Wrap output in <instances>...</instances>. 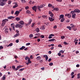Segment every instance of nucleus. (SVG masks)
<instances>
[{
    "label": "nucleus",
    "instance_id": "obj_1",
    "mask_svg": "<svg viewBox=\"0 0 80 80\" xmlns=\"http://www.w3.org/2000/svg\"><path fill=\"white\" fill-rule=\"evenodd\" d=\"M7 21H8V19H3L2 21L1 26H2V27H4V25H5V24L6 23V22H7Z\"/></svg>",
    "mask_w": 80,
    "mask_h": 80
},
{
    "label": "nucleus",
    "instance_id": "obj_2",
    "mask_svg": "<svg viewBox=\"0 0 80 80\" xmlns=\"http://www.w3.org/2000/svg\"><path fill=\"white\" fill-rule=\"evenodd\" d=\"M45 6V5L43 4L42 5H41L38 6V8L39 11H40V12L41 11V10H40V8H43V7H44Z\"/></svg>",
    "mask_w": 80,
    "mask_h": 80
},
{
    "label": "nucleus",
    "instance_id": "obj_3",
    "mask_svg": "<svg viewBox=\"0 0 80 80\" xmlns=\"http://www.w3.org/2000/svg\"><path fill=\"white\" fill-rule=\"evenodd\" d=\"M71 13L72 14V17L73 18H75L76 17V13H75L73 11L71 12Z\"/></svg>",
    "mask_w": 80,
    "mask_h": 80
},
{
    "label": "nucleus",
    "instance_id": "obj_4",
    "mask_svg": "<svg viewBox=\"0 0 80 80\" xmlns=\"http://www.w3.org/2000/svg\"><path fill=\"white\" fill-rule=\"evenodd\" d=\"M5 4V1H3L2 0L0 1V6H4Z\"/></svg>",
    "mask_w": 80,
    "mask_h": 80
},
{
    "label": "nucleus",
    "instance_id": "obj_5",
    "mask_svg": "<svg viewBox=\"0 0 80 80\" xmlns=\"http://www.w3.org/2000/svg\"><path fill=\"white\" fill-rule=\"evenodd\" d=\"M23 26L20 24H17L15 25V27L16 28H22Z\"/></svg>",
    "mask_w": 80,
    "mask_h": 80
},
{
    "label": "nucleus",
    "instance_id": "obj_6",
    "mask_svg": "<svg viewBox=\"0 0 80 80\" xmlns=\"http://www.w3.org/2000/svg\"><path fill=\"white\" fill-rule=\"evenodd\" d=\"M74 13H79L80 12V9H75L73 11Z\"/></svg>",
    "mask_w": 80,
    "mask_h": 80
},
{
    "label": "nucleus",
    "instance_id": "obj_7",
    "mask_svg": "<svg viewBox=\"0 0 80 80\" xmlns=\"http://www.w3.org/2000/svg\"><path fill=\"white\" fill-rule=\"evenodd\" d=\"M22 67L21 65H19L18 66H17V68H16L14 69V71H17V70H18L20 68H22Z\"/></svg>",
    "mask_w": 80,
    "mask_h": 80
},
{
    "label": "nucleus",
    "instance_id": "obj_8",
    "mask_svg": "<svg viewBox=\"0 0 80 80\" xmlns=\"http://www.w3.org/2000/svg\"><path fill=\"white\" fill-rule=\"evenodd\" d=\"M71 27L72 28V29L74 30V31H76L77 30V28H75V26L73 25L72 26H71Z\"/></svg>",
    "mask_w": 80,
    "mask_h": 80
},
{
    "label": "nucleus",
    "instance_id": "obj_9",
    "mask_svg": "<svg viewBox=\"0 0 80 80\" xmlns=\"http://www.w3.org/2000/svg\"><path fill=\"white\" fill-rule=\"evenodd\" d=\"M32 63V61H30V59L29 58L28 59V62L26 63V65H29V63Z\"/></svg>",
    "mask_w": 80,
    "mask_h": 80
},
{
    "label": "nucleus",
    "instance_id": "obj_10",
    "mask_svg": "<svg viewBox=\"0 0 80 80\" xmlns=\"http://www.w3.org/2000/svg\"><path fill=\"white\" fill-rule=\"evenodd\" d=\"M65 17H68L69 18H71V15H70V14H65Z\"/></svg>",
    "mask_w": 80,
    "mask_h": 80
},
{
    "label": "nucleus",
    "instance_id": "obj_11",
    "mask_svg": "<svg viewBox=\"0 0 80 80\" xmlns=\"http://www.w3.org/2000/svg\"><path fill=\"white\" fill-rule=\"evenodd\" d=\"M49 15H50V17H53L54 15L53 13H52V12L51 11H49Z\"/></svg>",
    "mask_w": 80,
    "mask_h": 80
},
{
    "label": "nucleus",
    "instance_id": "obj_12",
    "mask_svg": "<svg viewBox=\"0 0 80 80\" xmlns=\"http://www.w3.org/2000/svg\"><path fill=\"white\" fill-rule=\"evenodd\" d=\"M32 9L33 10H34V11H35V12H37V7H36V6H34L32 8Z\"/></svg>",
    "mask_w": 80,
    "mask_h": 80
},
{
    "label": "nucleus",
    "instance_id": "obj_13",
    "mask_svg": "<svg viewBox=\"0 0 80 80\" xmlns=\"http://www.w3.org/2000/svg\"><path fill=\"white\" fill-rule=\"evenodd\" d=\"M32 22V19H30L29 20V22H28V24H26V25H30V24H31V22Z\"/></svg>",
    "mask_w": 80,
    "mask_h": 80
},
{
    "label": "nucleus",
    "instance_id": "obj_14",
    "mask_svg": "<svg viewBox=\"0 0 80 80\" xmlns=\"http://www.w3.org/2000/svg\"><path fill=\"white\" fill-rule=\"evenodd\" d=\"M11 27L14 30H15V24L12 23L11 24Z\"/></svg>",
    "mask_w": 80,
    "mask_h": 80
},
{
    "label": "nucleus",
    "instance_id": "obj_15",
    "mask_svg": "<svg viewBox=\"0 0 80 80\" xmlns=\"http://www.w3.org/2000/svg\"><path fill=\"white\" fill-rule=\"evenodd\" d=\"M19 13H20V12H19V11H16L14 13V15H17V16H18L19 14Z\"/></svg>",
    "mask_w": 80,
    "mask_h": 80
},
{
    "label": "nucleus",
    "instance_id": "obj_16",
    "mask_svg": "<svg viewBox=\"0 0 80 80\" xmlns=\"http://www.w3.org/2000/svg\"><path fill=\"white\" fill-rule=\"evenodd\" d=\"M49 19L50 21V22H53V21L55 20V19L54 18L53 19L52 18H50V17L49 18Z\"/></svg>",
    "mask_w": 80,
    "mask_h": 80
},
{
    "label": "nucleus",
    "instance_id": "obj_17",
    "mask_svg": "<svg viewBox=\"0 0 80 80\" xmlns=\"http://www.w3.org/2000/svg\"><path fill=\"white\" fill-rule=\"evenodd\" d=\"M8 31H9V29H6L4 31L5 33H6V34L8 33Z\"/></svg>",
    "mask_w": 80,
    "mask_h": 80
},
{
    "label": "nucleus",
    "instance_id": "obj_18",
    "mask_svg": "<svg viewBox=\"0 0 80 80\" xmlns=\"http://www.w3.org/2000/svg\"><path fill=\"white\" fill-rule=\"evenodd\" d=\"M36 59L37 60H40L41 59V57L40 56H38L36 58Z\"/></svg>",
    "mask_w": 80,
    "mask_h": 80
},
{
    "label": "nucleus",
    "instance_id": "obj_19",
    "mask_svg": "<svg viewBox=\"0 0 80 80\" xmlns=\"http://www.w3.org/2000/svg\"><path fill=\"white\" fill-rule=\"evenodd\" d=\"M25 48V47L22 46L21 48H20L19 49L20 50H24Z\"/></svg>",
    "mask_w": 80,
    "mask_h": 80
},
{
    "label": "nucleus",
    "instance_id": "obj_20",
    "mask_svg": "<svg viewBox=\"0 0 80 80\" xmlns=\"http://www.w3.org/2000/svg\"><path fill=\"white\" fill-rule=\"evenodd\" d=\"M15 18V17H13V16H10L8 17V19H9V20H11V19H13Z\"/></svg>",
    "mask_w": 80,
    "mask_h": 80
},
{
    "label": "nucleus",
    "instance_id": "obj_21",
    "mask_svg": "<svg viewBox=\"0 0 80 80\" xmlns=\"http://www.w3.org/2000/svg\"><path fill=\"white\" fill-rule=\"evenodd\" d=\"M18 7V4L17 3H16L15 5L13 6L12 8H15L16 7Z\"/></svg>",
    "mask_w": 80,
    "mask_h": 80
},
{
    "label": "nucleus",
    "instance_id": "obj_22",
    "mask_svg": "<svg viewBox=\"0 0 80 80\" xmlns=\"http://www.w3.org/2000/svg\"><path fill=\"white\" fill-rule=\"evenodd\" d=\"M19 23L21 25H24V23H25V22H24L23 21H21Z\"/></svg>",
    "mask_w": 80,
    "mask_h": 80
},
{
    "label": "nucleus",
    "instance_id": "obj_23",
    "mask_svg": "<svg viewBox=\"0 0 80 80\" xmlns=\"http://www.w3.org/2000/svg\"><path fill=\"white\" fill-rule=\"evenodd\" d=\"M55 40V39H49L48 40V42H53Z\"/></svg>",
    "mask_w": 80,
    "mask_h": 80
},
{
    "label": "nucleus",
    "instance_id": "obj_24",
    "mask_svg": "<svg viewBox=\"0 0 80 80\" xmlns=\"http://www.w3.org/2000/svg\"><path fill=\"white\" fill-rule=\"evenodd\" d=\"M36 31L37 32H40V29H39V28H37L36 29Z\"/></svg>",
    "mask_w": 80,
    "mask_h": 80
},
{
    "label": "nucleus",
    "instance_id": "obj_25",
    "mask_svg": "<svg viewBox=\"0 0 80 80\" xmlns=\"http://www.w3.org/2000/svg\"><path fill=\"white\" fill-rule=\"evenodd\" d=\"M19 35V33H18L16 34L14 36V38H15V37H18Z\"/></svg>",
    "mask_w": 80,
    "mask_h": 80
},
{
    "label": "nucleus",
    "instance_id": "obj_26",
    "mask_svg": "<svg viewBox=\"0 0 80 80\" xmlns=\"http://www.w3.org/2000/svg\"><path fill=\"white\" fill-rule=\"evenodd\" d=\"M72 26L71 27H70V26H67V28H68L69 30H72Z\"/></svg>",
    "mask_w": 80,
    "mask_h": 80
},
{
    "label": "nucleus",
    "instance_id": "obj_27",
    "mask_svg": "<svg viewBox=\"0 0 80 80\" xmlns=\"http://www.w3.org/2000/svg\"><path fill=\"white\" fill-rule=\"evenodd\" d=\"M26 13H27V14H30V13H31L30 11L29 10H27L26 11Z\"/></svg>",
    "mask_w": 80,
    "mask_h": 80
},
{
    "label": "nucleus",
    "instance_id": "obj_28",
    "mask_svg": "<svg viewBox=\"0 0 80 80\" xmlns=\"http://www.w3.org/2000/svg\"><path fill=\"white\" fill-rule=\"evenodd\" d=\"M40 29L41 30H44L45 29V27L44 26H42L40 28Z\"/></svg>",
    "mask_w": 80,
    "mask_h": 80
},
{
    "label": "nucleus",
    "instance_id": "obj_29",
    "mask_svg": "<svg viewBox=\"0 0 80 80\" xmlns=\"http://www.w3.org/2000/svg\"><path fill=\"white\" fill-rule=\"evenodd\" d=\"M63 17H64V15L63 14H62L59 16V18H63Z\"/></svg>",
    "mask_w": 80,
    "mask_h": 80
},
{
    "label": "nucleus",
    "instance_id": "obj_30",
    "mask_svg": "<svg viewBox=\"0 0 80 80\" xmlns=\"http://www.w3.org/2000/svg\"><path fill=\"white\" fill-rule=\"evenodd\" d=\"M12 45L13 43H11L7 46V47H12Z\"/></svg>",
    "mask_w": 80,
    "mask_h": 80
},
{
    "label": "nucleus",
    "instance_id": "obj_31",
    "mask_svg": "<svg viewBox=\"0 0 80 80\" xmlns=\"http://www.w3.org/2000/svg\"><path fill=\"white\" fill-rule=\"evenodd\" d=\"M77 78L79 79L80 78V73L78 74H77Z\"/></svg>",
    "mask_w": 80,
    "mask_h": 80
},
{
    "label": "nucleus",
    "instance_id": "obj_32",
    "mask_svg": "<svg viewBox=\"0 0 80 80\" xmlns=\"http://www.w3.org/2000/svg\"><path fill=\"white\" fill-rule=\"evenodd\" d=\"M65 20V18H62L61 20V22H63Z\"/></svg>",
    "mask_w": 80,
    "mask_h": 80
},
{
    "label": "nucleus",
    "instance_id": "obj_33",
    "mask_svg": "<svg viewBox=\"0 0 80 80\" xmlns=\"http://www.w3.org/2000/svg\"><path fill=\"white\" fill-rule=\"evenodd\" d=\"M29 58H29L28 57V56H26L25 57V59L26 60H28V59H29Z\"/></svg>",
    "mask_w": 80,
    "mask_h": 80
},
{
    "label": "nucleus",
    "instance_id": "obj_34",
    "mask_svg": "<svg viewBox=\"0 0 80 80\" xmlns=\"http://www.w3.org/2000/svg\"><path fill=\"white\" fill-rule=\"evenodd\" d=\"M30 38H32L33 37V34H31L29 36Z\"/></svg>",
    "mask_w": 80,
    "mask_h": 80
},
{
    "label": "nucleus",
    "instance_id": "obj_35",
    "mask_svg": "<svg viewBox=\"0 0 80 80\" xmlns=\"http://www.w3.org/2000/svg\"><path fill=\"white\" fill-rule=\"evenodd\" d=\"M2 78L3 80H5V79H6V77H5V76H3Z\"/></svg>",
    "mask_w": 80,
    "mask_h": 80
},
{
    "label": "nucleus",
    "instance_id": "obj_36",
    "mask_svg": "<svg viewBox=\"0 0 80 80\" xmlns=\"http://www.w3.org/2000/svg\"><path fill=\"white\" fill-rule=\"evenodd\" d=\"M16 20H17V21H19L20 20V18H16Z\"/></svg>",
    "mask_w": 80,
    "mask_h": 80
},
{
    "label": "nucleus",
    "instance_id": "obj_37",
    "mask_svg": "<svg viewBox=\"0 0 80 80\" xmlns=\"http://www.w3.org/2000/svg\"><path fill=\"white\" fill-rule=\"evenodd\" d=\"M59 53H62V54L64 53V51H63V50H61L59 51Z\"/></svg>",
    "mask_w": 80,
    "mask_h": 80
},
{
    "label": "nucleus",
    "instance_id": "obj_38",
    "mask_svg": "<svg viewBox=\"0 0 80 80\" xmlns=\"http://www.w3.org/2000/svg\"><path fill=\"white\" fill-rule=\"evenodd\" d=\"M53 10H56V11H58L59 10L58 8H54Z\"/></svg>",
    "mask_w": 80,
    "mask_h": 80
},
{
    "label": "nucleus",
    "instance_id": "obj_39",
    "mask_svg": "<svg viewBox=\"0 0 80 80\" xmlns=\"http://www.w3.org/2000/svg\"><path fill=\"white\" fill-rule=\"evenodd\" d=\"M21 2H22V3H25V2H26L25 0H21Z\"/></svg>",
    "mask_w": 80,
    "mask_h": 80
},
{
    "label": "nucleus",
    "instance_id": "obj_40",
    "mask_svg": "<svg viewBox=\"0 0 80 80\" xmlns=\"http://www.w3.org/2000/svg\"><path fill=\"white\" fill-rule=\"evenodd\" d=\"M53 65V63L52 62H51L49 63V65L50 66H52Z\"/></svg>",
    "mask_w": 80,
    "mask_h": 80
},
{
    "label": "nucleus",
    "instance_id": "obj_41",
    "mask_svg": "<svg viewBox=\"0 0 80 80\" xmlns=\"http://www.w3.org/2000/svg\"><path fill=\"white\" fill-rule=\"evenodd\" d=\"M61 39H64L65 37L64 36H62L61 37Z\"/></svg>",
    "mask_w": 80,
    "mask_h": 80
},
{
    "label": "nucleus",
    "instance_id": "obj_42",
    "mask_svg": "<svg viewBox=\"0 0 80 80\" xmlns=\"http://www.w3.org/2000/svg\"><path fill=\"white\" fill-rule=\"evenodd\" d=\"M52 6V4H49L48 5V7H51Z\"/></svg>",
    "mask_w": 80,
    "mask_h": 80
},
{
    "label": "nucleus",
    "instance_id": "obj_43",
    "mask_svg": "<svg viewBox=\"0 0 80 80\" xmlns=\"http://www.w3.org/2000/svg\"><path fill=\"white\" fill-rule=\"evenodd\" d=\"M12 3V1H8V4L10 5Z\"/></svg>",
    "mask_w": 80,
    "mask_h": 80
},
{
    "label": "nucleus",
    "instance_id": "obj_44",
    "mask_svg": "<svg viewBox=\"0 0 80 80\" xmlns=\"http://www.w3.org/2000/svg\"><path fill=\"white\" fill-rule=\"evenodd\" d=\"M23 70H24V68H21V69H19V71H20V72H21L22 71H23Z\"/></svg>",
    "mask_w": 80,
    "mask_h": 80
},
{
    "label": "nucleus",
    "instance_id": "obj_45",
    "mask_svg": "<svg viewBox=\"0 0 80 80\" xmlns=\"http://www.w3.org/2000/svg\"><path fill=\"white\" fill-rule=\"evenodd\" d=\"M12 68L14 70V69H16V68H15V67L14 66H12Z\"/></svg>",
    "mask_w": 80,
    "mask_h": 80
},
{
    "label": "nucleus",
    "instance_id": "obj_46",
    "mask_svg": "<svg viewBox=\"0 0 80 80\" xmlns=\"http://www.w3.org/2000/svg\"><path fill=\"white\" fill-rule=\"evenodd\" d=\"M8 29L7 28V26H5L4 28L3 29V30H5L6 29Z\"/></svg>",
    "mask_w": 80,
    "mask_h": 80
},
{
    "label": "nucleus",
    "instance_id": "obj_47",
    "mask_svg": "<svg viewBox=\"0 0 80 80\" xmlns=\"http://www.w3.org/2000/svg\"><path fill=\"white\" fill-rule=\"evenodd\" d=\"M42 17H43V18H47V16L46 15L43 16Z\"/></svg>",
    "mask_w": 80,
    "mask_h": 80
},
{
    "label": "nucleus",
    "instance_id": "obj_48",
    "mask_svg": "<svg viewBox=\"0 0 80 80\" xmlns=\"http://www.w3.org/2000/svg\"><path fill=\"white\" fill-rule=\"evenodd\" d=\"M30 45V43H28L26 44V46H28V45Z\"/></svg>",
    "mask_w": 80,
    "mask_h": 80
},
{
    "label": "nucleus",
    "instance_id": "obj_49",
    "mask_svg": "<svg viewBox=\"0 0 80 80\" xmlns=\"http://www.w3.org/2000/svg\"><path fill=\"white\" fill-rule=\"evenodd\" d=\"M44 37H45V36H43V35H41L40 36V38H44Z\"/></svg>",
    "mask_w": 80,
    "mask_h": 80
},
{
    "label": "nucleus",
    "instance_id": "obj_50",
    "mask_svg": "<svg viewBox=\"0 0 80 80\" xmlns=\"http://www.w3.org/2000/svg\"><path fill=\"white\" fill-rule=\"evenodd\" d=\"M45 59L46 60H47L48 59V56H46V57L45 58Z\"/></svg>",
    "mask_w": 80,
    "mask_h": 80
},
{
    "label": "nucleus",
    "instance_id": "obj_51",
    "mask_svg": "<svg viewBox=\"0 0 80 80\" xmlns=\"http://www.w3.org/2000/svg\"><path fill=\"white\" fill-rule=\"evenodd\" d=\"M56 1L58 2H62V0H56Z\"/></svg>",
    "mask_w": 80,
    "mask_h": 80
},
{
    "label": "nucleus",
    "instance_id": "obj_52",
    "mask_svg": "<svg viewBox=\"0 0 80 80\" xmlns=\"http://www.w3.org/2000/svg\"><path fill=\"white\" fill-rule=\"evenodd\" d=\"M64 44L66 45H67L68 44V43H67V42H64Z\"/></svg>",
    "mask_w": 80,
    "mask_h": 80
},
{
    "label": "nucleus",
    "instance_id": "obj_53",
    "mask_svg": "<svg viewBox=\"0 0 80 80\" xmlns=\"http://www.w3.org/2000/svg\"><path fill=\"white\" fill-rule=\"evenodd\" d=\"M58 47H60V48H62V46L61 44L59 45Z\"/></svg>",
    "mask_w": 80,
    "mask_h": 80
},
{
    "label": "nucleus",
    "instance_id": "obj_54",
    "mask_svg": "<svg viewBox=\"0 0 80 80\" xmlns=\"http://www.w3.org/2000/svg\"><path fill=\"white\" fill-rule=\"evenodd\" d=\"M58 56H59V57H60V56H61V53H60V52L58 53Z\"/></svg>",
    "mask_w": 80,
    "mask_h": 80
},
{
    "label": "nucleus",
    "instance_id": "obj_55",
    "mask_svg": "<svg viewBox=\"0 0 80 80\" xmlns=\"http://www.w3.org/2000/svg\"><path fill=\"white\" fill-rule=\"evenodd\" d=\"M41 70H44V69H45V68H44V67H43L42 68H41Z\"/></svg>",
    "mask_w": 80,
    "mask_h": 80
},
{
    "label": "nucleus",
    "instance_id": "obj_56",
    "mask_svg": "<svg viewBox=\"0 0 80 80\" xmlns=\"http://www.w3.org/2000/svg\"><path fill=\"white\" fill-rule=\"evenodd\" d=\"M34 25H35V23H33L32 24L31 27H34Z\"/></svg>",
    "mask_w": 80,
    "mask_h": 80
},
{
    "label": "nucleus",
    "instance_id": "obj_57",
    "mask_svg": "<svg viewBox=\"0 0 80 80\" xmlns=\"http://www.w3.org/2000/svg\"><path fill=\"white\" fill-rule=\"evenodd\" d=\"M28 8H29V7H25L26 10H28Z\"/></svg>",
    "mask_w": 80,
    "mask_h": 80
},
{
    "label": "nucleus",
    "instance_id": "obj_58",
    "mask_svg": "<svg viewBox=\"0 0 80 80\" xmlns=\"http://www.w3.org/2000/svg\"><path fill=\"white\" fill-rule=\"evenodd\" d=\"M49 36H51L52 37H54V36H55V35L53 34H51L49 35Z\"/></svg>",
    "mask_w": 80,
    "mask_h": 80
},
{
    "label": "nucleus",
    "instance_id": "obj_59",
    "mask_svg": "<svg viewBox=\"0 0 80 80\" xmlns=\"http://www.w3.org/2000/svg\"><path fill=\"white\" fill-rule=\"evenodd\" d=\"M14 13V11L13 10L11 11V14H13Z\"/></svg>",
    "mask_w": 80,
    "mask_h": 80
},
{
    "label": "nucleus",
    "instance_id": "obj_60",
    "mask_svg": "<svg viewBox=\"0 0 80 80\" xmlns=\"http://www.w3.org/2000/svg\"><path fill=\"white\" fill-rule=\"evenodd\" d=\"M19 42V41L18 40V39H17L16 40V43H18Z\"/></svg>",
    "mask_w": 80,
    "mask_h": 80
},
{
    "label": "nucleus",
    "instance_id": "obj_61",
    "mask_svg": "<svg viewBox=\"0 0 80 80\" xmlns=\"http://www.w3.org/2000/svg\"><path fill=\"white\" fill-rule=\"evenodd\" d=\"M51 60H52V58H50L48 59V62H50Z\"/></svg>",
    "mask_w": 80,
    "mask_h": 80
},
{
    "label": "nucleus",
    "instance_id": "obj_62",
    "mask_svg": "<svg viewBox=\"0 0 80 80\" xmlns=\"http://www.w3.org/2000/svg\"><path fill=\"white\" fill-rule=\"evenodd\" d=\"M30 58L31 59H33V56L31 55L30 56Z\"/></svg>",
    "mask_w": 80,
    "mask_h": 80
},
{
    "label": "nucleus",
    "instance_id": "obj_63",
    "mask_svg": "<svg viewBox=\"0 0 80 80\" xmlns=\"http://www.w3.org/2000/svg\"><path fill=\"white\" fill-rule=\"evenodd\" d=\"M73 74H74V72H72L71 73V76H72L73 75Z\"/></svg>",
    "mask_w": 80,
    "mask_h": 80
},
{
    "label": "nucleus",
    "instance_id": "obj_64",
    "mask_svg": "<svg viewBox=\"0 0 80 80\" xmlns=\"http://www.w3.org/2000/svg\"><path fill=\"white\" fill-rule=\"evenodd\" d=\"M57 25H55L54 26L53 28H57Z\"/></svg>",
    "mask_w": 80,
    "mask_h": 80
}]
</instances>
